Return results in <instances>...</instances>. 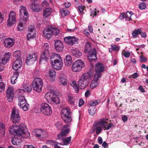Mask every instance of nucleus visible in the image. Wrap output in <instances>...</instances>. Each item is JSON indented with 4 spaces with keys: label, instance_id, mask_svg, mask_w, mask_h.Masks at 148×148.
Wrapping results in <instances>:
<instances>
[{
    "label": "nucleus",
    "instance_id": "f257e3e1",
    "mask_svg": "<svg viewBox=\"0 0 148 148\" xmlns=\"http://www.w3.org/2000/svg\"><path fill=\"white\" fill-rule=\"evenodd\" d=\"M108 120V119H103L95 121L92 127L93 131L92 133L95 131L96 134L98 135L102 131V128L104 130H108L111 127H114V126L112 123H110L107 125L108 123L107 121Z\"/></svg>",
    "mask_w": 148,
    "mask_h": 148
},
{
    "label": "nucleus",
    "instance_id": "f03ea898",
    "mask_svg": "<svg viewBox=\"0 0 148 148\" xmlns=\"http://www.w3.org/2000/svg\"><path fill=\"white\" fill-rule=\"evenodd\" d=\"M10 132L14 136H22L23 137L29 138L30 134L24 123L19 126L16 125H12L10 127Z\"/></svg>",
    "mask_w": 148,
    "mask_h": 148
},
{
    "label": "nucleus",
    "instance_id": "7ed1b4c3",
    "mask_svg": "<svg viewBox=\"0 0 148 148\" xmlns=\"http://www.w3.org/2000/svg\"><path fill=\"white\" fill-rule=\"evenodd\" d=\"M55 59L54 62H51L52 68L57 70L61 69L63 66L62 59L59 54L53 53L51 56L50 59Z\"/></svg>",
    "mask_w": 148,
    "mask_h": 148
},
{
    "label": "nucleus",
    "instance_id": "20e7f679",
    "mask_svg": "<svg viewBox=\"0 0 148 148\" xmlns=\"http://www.w3.org/2000/svg\"><path fill=\"white\" fill-rule=\"evenodd\" d=\"M92 71L87 72L84 74L78 82L79 87L81 89L85 88L88 84V80L91 78L93 76Z\"/></svg>",
    "mask_w": 148,
    "mask_h": 148
},
{
    "label": "nucleus",
    "instance_id": "39448f33",
    "mask_svg": "<svg viewBox=\"0 0 148 148\" xmlns=\"http://www.w3.org/2000/svg\"><path fill=\"white\" fill-rule=\"evenodd\" d=\"M45 97L49 103L56 104L60 103L59 98L56 94L53 92H47L45 95Z\"/></svg>",
    "mask_w": 148,
    "mask_h": 148
},
{
    "label": "nucleus",
    "instance_id": "423d86ee",
    "mask_svg": "<svg viewBox=\"0 0 148 148\" xmlns=\"http://www.w3.org/2000/svg\"><path fill=\"white\" fill-rule=\"evenodd\" d=\"M32 86L34 90L38 92H41L43 86L42 79L38 77L35 78L33 81Z\"/></svg>",
    "mask_w": 148,
    "mask_h": 148
},
{
    "label": "nucleus",
    "instance_id": "0eeeda50",
    "mask_svg": "<svg viewBox=\"0 0 148 148\" xmlns=\"http://www.w3.org/2000/svg\"><path fill=\"white\" fill-rule=\"evenodd\" d=\"M84 67V62L81 60L79 59L76 60L73 64L72 69L75 72L80 71L82 68Z\"/></svg>",
    "mask_w": 148,
    "mask_h": 148
},
{
    "label": "nucleus",
    "instance_id": "6e6552de",
    "mask_svg": "<svg viewBox=\"0 0 148 148\" xmlns=\"http://www.w3.org/2000/svg\"><path fill=\"white\" fill-rule=\"evenodd\" d=\"M18 105L21 109H23L24 111H26L29 108V105L27 102L25 97L23 96H20L18 99Z\"/></svg>",
    "mask_w": 148,
    "mask_h": 148
},
{
    "label": "nucleus",
    "instance_id": "1a4fd4ad",
    "mask_svg": "<svg viewBox=\"0 0 148 148\" xmlns=\"http://www.w3.org/2000/svg\"><path fill=\"white\" fill-rule=\"evenodd\" d=\"M11 119L14 123H18L21 119L19 111L18 109L13 108L11 115Z\"/></svg>",
    "mask_w": 148,
    "mask_h": 148
},
{
    "label": "nucleus",
    "instance_id": "9d476101",
    "mask_svg": "<svg viewBox=\"0 0 148 148\" xmlns=\"http://www.w3.org/2000/svg\"><path fill=\"white\" fill-rule=\"evenodd\" d=\"M40 110L41 112L46 115L49 116L52 113L51 107L46 103L41 105Z\"/></svg>",
    "mask_w": 148,
    "mask_h": 148
},
{
    "label": "nucleus",
    "instance_id": "9b49d317",
    "mask_svg": "<svg viewBox=\"0 0 148 148\" xmlns=\"http://www.w3.org/2000/svg\"><path fill=\"white\" fill-rule=\"evenodd\" d=\"M104 66L103 64L99 62L96 64L95 67V70L96 72L95 75V78L101 77V73L104 71Z\"/></svg>",
    "mask_w": 148,
    "mask_h": 148
},
{
    "label": "nucleus",
    "instance_id": "f8f14e48",
    "mask_svg": "<svg viewBox=\"0 0 148 148\" xmlns=\"http://www.w3.org/2000/svg\"><path fill=\"white\" fill-rule=\"evenodd\" d=\"M44 49H45L43 53L41 56L40 58V63L42 61L46 62L47 59L48 58L49 51L48 50L49 48V45L48 43H46L44 44L43 45Z\"/></svg>",
    "mask_w": 148,
    "mask_h": 148
},
{
    "label": "nucleus",
    "instance_id": "ddd939ff",
    "mask_svg": "<svg viewBox=\"0 0 148 148\" xmlns=\"http://www.w3.org/2000/svg\"><path fill=\"white\" fill-rule=\"evenodd\" d=\"M16 21V14L15 12L11 11L9 13L8 19L7 20L8 26H11L15 23Z\"/></svg>",
    "mask_w": 148,
    "mask_h": 148
},
{
    "label": "nucleus",
    "instance_id": "4468645a",
    "mask_svg": "<svg viewBox=\"0 0 148 148\" xmlns=\"http://www.w3.org/2000/svg\"><path fill=\"white\" fill-rule=\"evenodd\" d=\"M20 8V17L21 18L23 21H27L28 17V14L26 8L24 6L21 5Z\"/></svg>",
    "mask_w": 148,
    "mask_h": 148
},
{
    "label": "nucleus",
    "instance_id": "2eb2a0df",
    "mask_svg": "<svg viewBox=\"0 0 148 148\" xmlns=\"http://www.w3.org/2000/svg\"><path fill=\"white\" fill-rule=\"evenodd\" d=\"M65 42L70 45L72 46L77 42L78 39L74 36H69L64 38Z\"/></svg>",
    "mask_w": 148,
    "mask_h": 148
},
{
    "label": "nucleus",
    "instance_id": "dca6fc26",
    "mask_svg": "<svg viewBox=\"0 0 148 148\" xmlns=\"http://www.w3.org/2000/svg\"><path fill=\"white\" fill-rule=\"evenodd\" d=\"M6 96L9 101H12L14 97V90L13 87H9L8 88L6 91Z\"/></svg>",
    "mask_w": 148,
    "mask_h": 148
},
{
    "label": "nucleus",
    "instance_id": "f3484780",
    "mask_svg": "<svg viewBox=\"0 0 148 148\" xmlns=\"http://www.w3.org/2000/svg\"><path fill=\"white\" fill-rule=\"evenodd\" d=\"M52 29L51 26H50L44 29L43 31V34L45 38L49 39L51 38L53 35Z\"/></svg>",
    "mask_w": 148,
    "mask_h": 148
},
{
    "label": "nucleus",
    "instance_id": "a211bd4d",
    "mask_svg": "<svg viewBox=\"0 0 148 148\" xmlns=\"http://www.w3.org/2000/svg\"><path fill=\"white\" fill-rule=\"evenodd\" d=\"M29 33L27 35V38L28 40L31 38H34L35 37L36 33L35 31L34 27L32 25H30L28 27Z\"/></svg>",
    "mask_w": 148,
    "mask_h": 148
},
{
    "label": "nucleus",
    "instance_id": "6ab92c4d",
    "mask_svg": "<svg viewBox=\"0 0 148 148\" xmlns=\"http://www.w3.org/2000/svg\"><path fill=\"white\" fill-rule=\"evenodd\" d=\"M55 48L58 52L62 51L64 48V46L62 42L60 40H55Z\"/></svg>",
    "mask_w": 148,
    "mask_h": 148
},
{
    "label": "nucleus",
    "instance_id": "aec40b11",
    "mask_svg": "<svg viewBox=\"0 0 148 148\" xmlns=\"http://www.w3.org/2000/svg\"><path fill=\"white\" fill-rule=\"evenodd\" d=\"M22 64V61L21 58H17L13 64V69L15 70H17L21 67Z\"/></svg>",
    "mask_w": 148,
    "mask_h": 148
},
{
    "label": "nucleus",
    "instance_id": "412c9836",
    "mask_svg": "<svg viewBox=\"0 0 148 148\" xmlns=\"http://www.w3.org/2000/svg\"><path fill=\"white\" fill-rule=\"evenodd\" d=\"M88 58V59L90 61L95 60L97 59L96 51L95 49H92L91 52L89 53Z\"/></svg>",
    "mask_w": 148,
    "mask_h": 148
},
{
    "label": "nucleus",
    "instance_id": "4be33fe9",
    "mask_svg": "<svg viewBox=\"0 0 148 148\" xmlns=\"http://www.w3.org/2000/svg\"><path fill=\"white\" fill-rule=\"evenodd\" d=\"M71 110L69 108H65L62 110L61 115L62 118H64V117L71 116Z\"/></svg>",
    "mask_w": 148,
    "mask_h": 148
},
{
    "label": "nucleus",
    "instance_id": "5701e85b",
    "mask_svg": "<svg viewBox=\"0 0 148 148\" xmlns=\"http://www.w3.org/2000/svg\"><path fill=\"white\" fill-rule=\"evenodd\" d=\"M14 40L12 38H8L4 41V45L7 47L10 48L14 45Z\"/></svg>",
    "mask_w": 148,
    "mask_h": 148
},
{
    "label": "nucleus",
    "instance_id": "b1692460",
    "mask_svg": "<svg viewBox=\"0 0 148 148\" xmlns=\"http://www.w3.org/2000/svg\"><path fill=\"white\" fill-rule=\"evenodd\" d=\"M10 56L11 54L10 53H6L3 57L0 59V63L3 64H6L9 60Z\"/></svg>",
    "mask_w": 148,
    "mask_h": 148
},
{
    "label": "nucleus",
    "instance_id": "393cba45",
    "mask_svg": "<svg viewBox=\"0 0 148 148\" xmlns=\"http://www.w3.org/2000/svg\"><path fill=\"white\" fill-rule=\"evenodd\" d=\"M59 82L60 84L63 85H67L68 82L66 76L63 74H61L59 78Z\"/></svg>",
    "mask_w": 148,
    "mask_h": 148
},
{
    "label": "nucleus",
    "instance_id": "a878e982",
    "mask_svg": "<svg viewBox=\"0 0 148 148\" xmlns=\"http://www.w3.org/2000/svg\"><path fill=\"white\" fill-rule=\"evenodd\" d=\"M37 58V55L36 53H33L32 55H30L27 58L26 62L28 64V62L29 61L31 62L35 61L36 60Z\"/></svg>",
    "mask_w": 148,
    "mask_h": 148
},
{
    "label": "nucleus",
    "instance_id": "bb28decb",
    "mask_svg": "<svg viewBox=\"0 0 148 148\" xmlns=\"http://www.w3.org/2000/svg\"><path fill=\"white\" fill-rule=\"evenodd\" d=\"M100 77H97V78H95V75H94V78L92 81L90 85V87L91 89H93L97 87L99 85L98 80Z\"/></svg>",
    "mask_w": 148,
    "mask_h": 148
},
{
    "label": "nucleus",
    "instance_id": "cd10ccee",
    "mask_svg": "<svg viewBox=\"0 0 148 148\" xmlns=\"http://www.w3.org/2000/svg\"><path fill=\"white\" fill-rule=\"evenodd\" d=\"M64 62L65 64L68 66H70L71 64L72 63V59L70 55H68L66 56Z\"/></svg>",
    "mask_w": 148,
    "mask_h": 148
},
{
    "label": "nucleus",
    "instance_id": "c85d7f7f",
    "mask_svg": "<svg viewBox=\"0 0 148 148\" xmlns=\"http://www.w3.org/2000/svg\"><path fill=\"white\" fill-rule=\"evenodd\" d=\"M71 52L72 55L75 57H79L82 56V53L76 49H71Z\"/></svg>",
    "mask_w": 148,
    "mask_h": 148
},
{
    "label": "nucleus",
    "instance_id": "c756f323",
    "mask_svg": "<svg viewBox=\"0 0 148 148\" xmlns=\"http://www.w3.org/2000/svg\"><path fill=\"white\" fill-rule=\"evenodd\" d=\"M21 142V138L16 137H14L12 138V143L14 145H18Z\"/></svg>",
    "mask_w": 148,
    "mask_h": 148
},
{
    "label": "nucleus",
    "instance_id": "7c9ffc66",
    "mask_svg": "<svg viewBox=\"0 0 148 148\" xmlns=\"http://www.w3.org/2000/svg\"><path fill=\"white\" fill-rule=\"evenodd\" d=\"M52 12V10L50 8H47L45 9L43 11V16L46 17H48L51 14Z\"/></svg>",
    "mask_w": 148,
    "mask_h": 148
},
{
    "label": "nucleus",
    "instance_id": "2f4dec72",
    "mask_svg": "<svg viewBox=\"0 0 148 148\" xmlns=\"http://www.w3.org/2000/svg\"><path fill=\"white\" fill-rule=\"evenodd\" d=\"M30 7L32 10L34 12H38L42 10L40 8L39 5L34 3H32L30 5Z\"/></svg>",
    "mask_w": 148,
    "mask_h": 148
},
{
    "label": "nucleus",
    "instance_id": "473e14b6",
    "mask_svg": "<svg viewBox=\"0 0 148 148\" xmlns=\"http://www.w3.org/2000/svg\"><path fill=\"white\" fill-rule=\"evenodd\" d=\"M70 85L74 89L76 93H77L79 92V87L75 81H73L72 83L70 84Z\"/></svg>",
    "mask_w": 148,
    "mask_h": 148
},
{
    "label": "nucleus",
    "instance_id": "72a5a7b5",
    "mask_svg": "<svg viewBox=\"0 0 148 148\" xmlns=\"http://www.w3.org/2000/svg\"><path fill=\"white\" fill-rule=\"evenodd\" d=\"M134 14L131 11H127L125 13V18L126 21H130L132 20L131 16Z\"/></svg>",
    "mask_w": 148,
    "mask_h": 148
},
{
    "label": "nucleus",
    "instance_id": "f704fd0d",
    "mask_svg": "<svg viewBox=\"0 0 148 148\" xmlns=\"http://www.w3.org/2000/svg\"><path fill=\"white\" fill-rule=\"evenodd\" d=\"M91 45L89 42H87L86 44L84 51L86 53H88L91 50Z\"/></svg>",
    "mask_w": 148,
    "mask_h": 148
},
{
    "label": "nucleus",
    "instance_id": "c9c22d12",
    "mask_svg": "<svg viewBox=\"0 0 148 148\" xmlns=\"http://www.w3.org/2000/svg\"><path fill=\"white\" fill-rule=\"evenodd\" d=\"M5 125L4 124L0 122V133L2 135L5 133Z\"/></svg>",
    "mask_w": 148,
    "mask_h": 148
},
{
    "label": "nucleus",
    "instance_id": "e433bc0d",
    "mask_svg": "<svg viewBox=\"0 0 148 148\" xmlns=\"http://www.w3.org/2000/svg\"><path fill=\"white\" fill-rule=\"evenodd\" d=\"M141 31V30L140 28L136 30H135L132 33V35L133 38H136L137 36L138 35L140 34Z\"/></svg>",
    "mask_w": 148,
    "mask_h": 148
},
{
    "label": "nucleus",
    "instance_id": "4c0bfd02",
    "mask_svg": "<svg viewBox=\"0 0 148 148\" xmlns=\"http://www.w3.org/2000/svg\"><path fill=\"white\" fill-rule=\"evenodd\" d=\"M71 140V137L69 136L66 138H64L62 141L64 145H68Z\"/></svg>",
    "mask_w": 148,
    "mask_h": 148
},
{
    "label": "nucleus",
    "instance_id": "58836bf2",
    "mask_svg": "<svg viewBox=\"0 0 148 148\" xmlns=\"http://www.w3.org/2000/svg\"><path fill=\"white\" fill-rule=\"evenodd\" d=\"M34 133H35V135L38 137H40L41 136V132L42 130L41 129H37L34 130Z\"/></svg>",
    "mask_w": 148,
    "mask_h": 148
},
{
    "label": "nucleus",
    "instance_id": "ea45409f",
    "mask_svg": "<svg viewBox=\"0 0 148 148\" xmlns=\"http://www.w3.org/2000/svg\"><path fill=\"white\" fill-rule=\"evenodd\" d=\"M68 99L69 103L71 104H73L75 103V99L71 95L69 94L68 96Z\"/></svg>",
    "mask_w": 148,
    "mask_h": 148
},
{
    "label": "nucleus",
    "instance_id": "a19ab883",
    "mask_svg": "<svg viewBox=\"0 0 148 148\" xmlns=\"http://www.w3.org/2000/svg\"><path fill=\"white\" fill-rule=\"evenodd\" d=\"M96 110V108L90 106L89 109V113L90 115H93L95 114Z\"/></svg>",
    "mask_w": 148,
    "mask_h": 148
},
{
    "label": "nucleus",
    "instance_id": "79ce46f5",
    "mask_svg": "<svg viewBox=\"0 0 148 148\" xmlns=\"http://www.w3.org/2000/svg\"><path fill=\"white\" fill-rule=\"evenodd\" d=\"M100 102L99 100H93L90 102L89 104L91 107L95 106L98 105Z\"/></svg>",
    "mask_w": 148,
    "mask_h": 148
},
{
    "label": "nucleus",
    "instance_id": "37998d69",
    "mask_svg": "<svg viewBox=\"0 0 148 148\" xmlns=\"http://www.w3.org/2000/svg\"><path fill=\"white\" fill-rule=\"evenodd\" d=\"M64 121L67 123H70L72 121L71 116L64 117V118H62Z\"/></svg>",
    "mask_w": 148,
    "mask_h": 148
},
{
    "label": "nucleus",
    "instance_id": "c03bdc74",
    "mask_svg": "<svg viewBox=\"0 0 148 148\" xmlns=\"http://www.w3.org/2000/svg\"><path fill=\"white\" fill-rule=\"evenodd\" d=\"M60 12L62 16H65L69 14V12L67 10H64L62 8L60 10Z\"/></svg>",
    "mask_w": 148,
    "mask_h": 148
},
{
    "label": "nucleus",
    "instance_id": "a18cd8bd",
    "mask_svg": "<svg viewBox=\"0 0 148 148\" xmlns=\"http://www.w3.org/2000/svg\"><path fill=\"white\" fill-rule=\"evenodd\" d=\"M52 29V35H54L55 36L57 35L60 33V30L56 28H54V27H51Z\"/></svg>",
    "mask_w": 148,
    "mask_h": 148
},
{
    "label": "nucleus",
    "instance_id": "49530a36",
    "mask_svg": "<svg viewBox=\"0 0 148 148\" xmlns=\"http://www.w3.org/2000/svg\"><path fill=\"white\" fill-rule=\"evenodd\" d=\"M47 143L52 146H54V147L58 145L57 144H58V143L56 141L52 140H49L47 141Z\"/></svg>",
    "mask_w": 148,
    "mask_h": 148
},
{
    "label": "nucleus",
    "instance_id": "de8ad7c7",
    "mask_svg": "<svg viewBox=\"0 0 148 148\" xmlns=\"http://www.w3.org/2000/svg\"><path fill=\"white\" fill-rule=\"evenodd\" d=\"M25 92H30L32 91V88L31 86L29 85H24L23 87Z\"/></svg>",
    "mask_w": 148,
    "mask_h": 148
},
{
    "label": "nucleus",
    "instance_id": "09e8293b",
    "mask_svg": "<svg viewBox=\"0 0 148 148\" xmlns=\"http://www.w3.org/2000/svg\"><path fill=\"white\" fill-rule=\"evenodd\" d=\"M49 75L50 77L53 79H54L56 78V72L54 70H50L49 72Z\"/></svg>",
    "mask_w": 148,
    "mask_h": 148
},
{
    "label": "nucleus",
    "instance_id": "8fccbe9b",
    "mask_svg": "<svg viewBox=\"0 0 148 148\" xmlns=\"http://www.w3.org/2000/svg\"><path fill=\"white\" fill-rule=\"evenodd\" d=\"M146 7V5L145 2H141L138 5V7L140 10L144 9Z\"/></svg>",
    "mask_w": 148,
    "mask_h": 148
},
{
    "label": "nucleus",
    "instance_id": "3c124183",
    "mask_svg": "<svg viewBox=\"0 0 148 148\" xmlns=\"http://www.w3.org/2000/svg\"><path fill=\"white\" fill-rule=\"evenodd\" d=\"M122 55H123L126 58H129L130 56L131 53L129 51H127L124 50L122 53Z\"/></svg>",
    "mask_w": 148,
    "mask_h": 148
},
{
    "label": "nucleus",
    "instance_id": "603ef678",
    "mask_svg": "<svg viewBox=\"0 0 148 148\" xmlns=\"http://www.w3.org/2000/svg\"><path fill=\"white\" fill-rule=\"evenodd\" d=\"M14 56L17 57V58H20L21 56V52L19 51H15L13 53Z\"/></svg>",
    "mask_w": 148,
    "mask_h": 148
},
{
    "label": "nucleus",
    "instance_id": "864d4df0",
    "mask_svg": "<svg viewBox=\"0 0 148 148\" xmlns=\"http://www.w3.org/2000/svg\"><path fill=\"white\" fill-rule=\"evenodd\" d=\"M78 8L79 12L81 14H84V10L85 8L84 6H82L80 4L78 6Z\"/></svg>",
    "mask_w": 148,
    "mask_h": 148
},
{
    "label": "nucleus",
    "instance_id": "5fc2aeb1",
    "mask_svg": "<svg viewBox=\"0 0 148 148\" xmlns=\"http://www.w3.org/2000/svg\"><path fill=\"white\" fill-rule=\"evenodd\" d=\"M17 29L18 30H22L23 29V22H21L19 23L17 26Z\"/></svg>",
    "mask_w": 148,
    "mask_h": 148
},
{
    "label": "nucleus",
    "instance_id": "6e6d98bb",
    "mask_svg": "<svg viewBox=\"0 0 148 148\" xmlns=\"http://www.w3.org/2000/svg\"><path fill=\"white\" fill-rule=\"evenodd\" d=\"M17 93H18V95H19L18 98L20 96H22L21 95L23 94L25 92L24 89H19L16 91Z\"/></svg>",
    "mask_w": 148,
    "mask_h": 148
},
{
    "label": "nucleus",
    "instance_id": "4d7b16f0",
    "mask_svg": "<svg viewBox=\"0 0 148 148\" xmlns=\"http://www.w3.org/2000/svg\"><path fill=\"white\" fill-rule=\"evenodd\" d=\"M140 62H146L147 61V59L143 55L140 56Z\"/></svg>",
    "mask_w": 148,
    "mask_h": 148
},
{
    "label": "nucleus",
    "instance_id": "13d9d810",
    "mask_svg": "<svg viewBox=\"0 0 148 148\" xmlns=\"http://www.w3.org/2000/svg\"><path fill=\"white\" fill-rule=\"evenodd\" d=\"M5 89V86L3 82L0 83V92H3Z\"/></svg>",
    "mask_w": 148,
    "mask_h": 148
},
{
    "label": "nucleus",
    "instance_id": "bf43d9fd",
    "mask_svg": "<svg viewBox=\"0 0 148 148\" xmlns=\"http://www.w3.org/2000/svg\"><path fill=\"white\" fill-rule=\"evenodd\" d=\"M62 123L61 122H58L55 124L58 129H60L62 127Z\"/></svg>",
    "mask_w": 148,
    "mask_h": 148
},
{
    "label": "nucleus",
    "instance_id": "052dcab7",
    "mask_svg": "<svg viewBox=\"0 0 148 148\" xmlns=\"http://www.w3.org/2000/svg\"><path fill=\"white\" fill-rule=\"evenodd\" d=\"M19 72L18 71H16L12 75L11 78H13L16 80H17L19 75Z\"/></svg>",
    "mask_w": 148,
    "mask_h": 148
},
{
    "label": "nucleus",
    "instance_id": "680f3d73",
    "mask_svg": "<svg viewBox=\"0 0 148 148\" xmlns=\"http://www.w3.org/2000/svg\"><path fill=\"white\" fill-rule=\"evenodd\" d=\"M42 132H41V136H42L44 137H45L48 136V134L47 132L45 130H42Z\"/></svg>",
    "mask_w": 148,
    "mask_h": 148
},
{
    "label": "nucleus",
    "instance_id": "e2e57ef3",
    "mask_svg": "<svg viewBox=\"0 0 148 148\" xmlns=\"http://www.w3.org/2000/svg\"><path fill=\"white\" fill-rule=\"evenodd\" d=\"M69 132V130L68 129H67L65 130L64 131H63L62 132H61V133L64 136H65Z\"/></svg>",
    "mask_w": 148,
    "mask_h": 148
},
{
    "label": "nucleus",
    "instance_id": "0e129e2a",
    "mask_svg": "<svg viewBox=\"0 0 148 148\" xmlns=\"http://www.w3.org/2000/svg\"><path fill=\"white\" fill-rule=\"evenodd\" d=\"M111 47L112 49H113L114 51H119V47H117L116 45H112Z\"/></svg>",
    "mask_w": 148,
    "mask_h": 148
},
{
    "label": "nucleus",
    "instance_id": "69168bd1",
    "mask_svg": "<svg viewBox=\"0 0 148 148\" xmlns=\"http://www.w3.org/2000/svg\"><path fill=\"white\" fill-rule=\"evenodd\" d=\"M77 29V28L76 27H75L73 29H67V31L68 32L70 33H72L73 32H74L75 30H76Z\"/></svg>",
    "mask_w": 148,
    "mask_h": 148
},
{
    "label": "nucleus",
    "instance_id": "338daca9",
    "mask_svg": "<svg viewBox=\"0 0 148 148\" xmlns=\"http://www.w3.org/2000/svg\"><path fill=\"white\" fill-rule=\"evenodd\" d=\"M84 103V101L82 99H80L79 101V106L80 107H81Z\"/></svg>",
    "mask_w": 148,
    "mask_h": 148
},
{
    "label": "nucleus",
    "instance_id": "774afa93",
    "mask_svg": "<svg viewBox=\"0 0 148 148\" xmlns=\"http://www.w3.org/2000/svg\"><path fill=\"white\" fill-rule=\"evenodd\" d=\"M140 34L141 36L143 38H145L147 37V34L145 32L141 31Z\"/></svg>",
    "mask_w": 148,
    "mask_h": 148
}]
</instances>
